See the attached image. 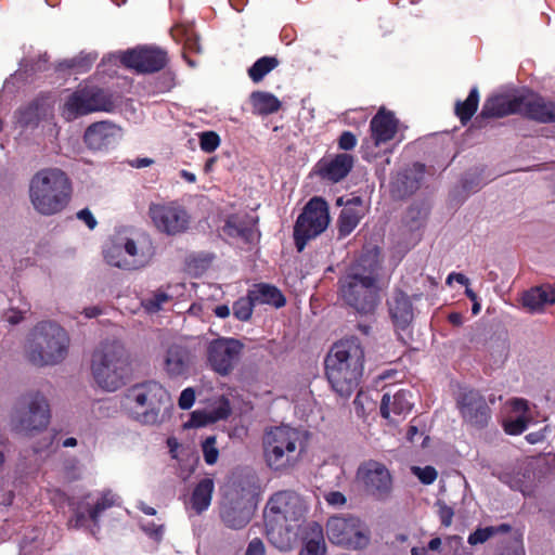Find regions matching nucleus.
I'll return each mask as SVG.
<instances>
[{
    "mask_svg": "<svg viewBox=\"0 0 555 555\" xmlns=\"http://www.w3.org/2000/svg\"><path fill=\"white\" fill-rule=\"evenodd\" d=\"M309 512L308 502L289 490L272 494L264 507L263 519L269 541L281 551L296 543Z\"/></svg>",
    "mask_w": 555,
    "mask_h": 555,
    "instance_id": "f257e3e1",
    "label": "nucleus"
},
{
    "mask_svg": "<svg viewBox=\"0 0 555 555\" xmlns=\"http://www.w3.org/2000/svg\"><path fill=\"white\" fill-rule=\"evenodd\" d=\"M364 369V350L357 338L334 344L325 359V374L333 390L350 397L358 388Z\"/></svg>",
    "mask_w": 555,
    "mask_h": 555,
    "instance_id": "f03ea898",
    "label": "nucleus"
},
{
    "mask_svg": "<svg viewBox=\"0 0 555 555\" xmlns=\"http://www.w3.org/2000/svg\"><path fill=\"white\" fill-rule=\"evenodd\" d=\"M378 266L377 250L372 249L340 279L341 298L360 313H370L377 305L378 288L375 275Z\"/></svg>",
    "mask_w": 555,
    "mask_h": 555,
    "instance_id": "7ed1b4c3",
    "label": "nucleus"
},
{
    "mask_svg": "<svg viewBox=\"0 0 555 555\" xmlns=\"http://www.w3.org/2000/svg\"><path fill=\"white\" fill-rule=\"evenodd\" d=\"M121 405L139 423L155 425L162 422L172 408V400L159 383L147 380L128 388Z\"/></svg>",
    "mask_w": 555,
    "mask_h": 555,
    "instance_id": "20e7f679",
    "label": "nucleus"
},
{
    "mask_svg": "<svg viewBox=\"0 0 555 555\" xmlns=\"http://www.w3.org/2000/svg\"><path fill=\"white\" fill-rule=\"evenodd\" d=\"M72 186L67 176L60 169L38 171L29 183V199L34 209L43 216L61 212L68 204Z\"/></svg>",
    "mask_w": 555,
    "mask_h": 555,
    "instance_id": "39448f33",
    "label": "nucleus"
},
{
    "mask_svg": "<svg viewBox=\"0 0 555 555\" xmlns=\"http://www.w3.org/2000/svg\"><path fill=\"white\" fill-rule=\"evenodd\" d=\"M69 344V336L62 326L53 322H40L30 333L26 354L35 365H55L66 359Z\"/></svg>",
    "mask_w": 555,
    "mask_h": 555,
    "instance_id": "423d86ee",
    "label": "nucleus"
},
{
    "mask_svg": "<svg viewBox=\"0 0 555 555\" xmlns=\"http://www.w3.org/2000/svg\"><path fill=\"white\" fill-rule=\"evenodd\" d=\"M262 448L267 465L273 470L286 472L299 462L305 444L298 429L278 426L266 431Z\"/></svg>",
    "mask_w": 555,
    "mask_h": 555,
    "instance_id": "0eeeda50",
    "label": "nucleus"
},
{
    "mask_svg": "<svg viewBox=\"0 0 555 555\" xmlns=\"http://www.w3.org/2000/svg\"><path fill=\"white\" fill-rule=\"evenodd\" d=\"M91 372L98 386L106 391L122 387L129 373L125 347L118 341L102 344L92 354Z\"/></svg>",
    "mask_w": 555,
    "mask_h": 555,
    "instance_id": "6e6552de",
    "label": "nucleus"
},
{
    "mask_svg": "<svg viewBox=\"0 0 555 555\" xmlns=\"http://www.w3.org/2000/svg\"><path fill=\"white\" fill-rule=\"evenodd\" d=\"M103 253L108 264L125 270L144 268L152 259L151 250L144 248L126 230L116 232L107 242Z\"/></svg>",
    "mask_w": 555,
    "mask_h": 555,
    "instance_id": "1a4fd4ad",
    "label": "nucleus"
},
{
    "mask_svg": "<svg viewBox=\"0 0 555 555\" xmlns=\"http://www.w3.org/2000/svg\"><path fill=\"white\" fill-rule=\"evenodd\" d=\"M50 421L46 398L39 393L23 397L11 415L12 428L21 434H31L44 429Z\"/></svg>",
    "mask_w": 555,
    "mask_h": 555,
    "instance_id": "9d476101",
    "label": "nucleus"
},
{
    "mask_svg": "<svg viewBox=\"0 0 555 555\" xmlns=\"http://www.w3.org/2000/svg\"><path fill=\"white\" fill-rule=\"evenodd\" d=\"M113 107L114 101L109 94L96 87L86 86L65 99L61 115L65 120L70 121L93 112H111Z\"/></svg>",
    "mask_w": 555,
    "mask_h": 555,
    "instance_id": "9b49d317",
    "label": "nucleus"
},
{
    "mask_svg": "<svg viewBox=\"0 0 555 555\" xmlns=\"http://www.w3.org/2000/svg\"><path fill=\"white\" fill-rule=\"evenodd\" d=\"M326 534L333 544L361 550L370 543L367 527L356 516L337 515L328 518Z\"/></svg>",
    "mask_w": 555,
    "mask_h": 555,
    "instance_id": "f8f14e48",
    "label": "nucleus"
},
{
    "mask_svg": "<svg viewBox=\"0 0 555 555\" xmlns=\"http://www.w3.org/2000/svg\"><path fill=\"white\" fill-rule=\"evenodd\" d=\"M330 223L328 206L320 197L311 198L298 217L294 229V238L298 251L305 248L307 241L321 234Z\"/></svg>",
    "mask_w": 555,
    "mask_h": 555,
    "instance_id": "ddd939ff",
    "label": "nucleus"
},
{
    "mask_svg": "<svg viewBox=\"0 0 555 555\" xmlns=\"http://www.w3.org/2000/svg\"><path fill=\"white\" fill-rule=\"evenodd\" d=\"M244 345L232 337H217L206 345L208 366L221 376L229 375L238 363Z\"/></svg>",
    "mask_w": 555,
    "mask_h": 555,
    "instance_id": "4468645a",
    "label": "nucleus"
},
{
    "mask_svg": "<svg viewBox=\"0 0 555 555\" xmlns=\"http://www.w3.org/2000/svg\"><path fill=\"white\" fill-rule=\"evenodd\" d=\"M149 216L154 227L168 235L184 232L190 223L186 210L177 203L152 204L149 208Z\"/></svg>",
    "mask_w": 555,
    "mask_h": 555,
    "instance_id": "2eb2a0df",
    "label": "nucleus"
},
{
    "mask_svg": "<svg viewBox=\"0 0 555 555\" xmlns=\"http://www.w3.org/2000/svg\"><path fill=\"white\" fill-rule=\"evenodd\" d=\"M358 478L366 490L379 500L387 499L392 491V477L389 469L382 463L369 461L358 469Z\"/></svg>",
    "mask_w": 555,
    "mask_h": 555,
    "instance_id": "dca6fc26",
    "label": "nucleus"
},
{
    "mask_svg": "<svg viewBox=\"0 0 555 555\" xmlns=\"http://www.w3.org/2000/svg\"><path fill=\"white\" fill-rule=\"evenodd\" d=\"M119 496L112 490L99 492L96 496L87 495L75 509L74 526H83L87 518L96 522L101 514L107 508L118 505Z\"/></svg>",
    "mask_w": 555,
    "mask_h": 555,
    "instance_id": "f3484780",
    "label": "nucleus"
},
{
    "mask_svg": "<svg viewBox=\"0 0 555 555\" xmlns=\"http://www.w3.org/2000/svg\"><path fill=\"white\" fill-rule=\"evenodd\" d=\"M118 60L129 68L139 73H153L162 69L166 62V53L156 48H141L122 53Z\"/></svg>",
    "mask_w": 555,
    "mask_h": 555,
    "instance_id": "a211bd4d",
    "label": "nucleus"
},
{
    "mask_svg": "<svg viewBox=\"0 0 555 555\" xmlns=\"http://www.w3.org/2000/svg\"><path fill=\"white\" fill-rule=\"evenodd\" d=\"M255 513V504L246 495H230L223 503L220 512L223 524L231 529L245 527Z\"/></svg>",
    "mask_w": 555,
    "mask_h": 555,
    "instance_id": "6ab92c4d",
    "label": "nucleus"
},
{
    "mask_svg": "<svg viewBox=\"0 0 555 555\" xmlns=\"http://www.w3.org/2000/svg\"><path fill=\"white\" fill-rule=\"evenodd\" d=\"M122 137V130L111 121H99L90 125L83 141L90 150L104 151L115 146Z\"/></svg>",
    "mask_w": 555,
    "mask_h": 555,
    "instance_id": "aec40b11",
    "label": "nucleus"
},
{
    "mask_svg": "<svg viewBox=\"0 0 555 555\" xmlns=\"http://www.w3.org/2000/svg\"><path fill=\"white\" fill-rule=\"evenodd\" d=\"M457 405L463 418L472 425L485 426L490 418L489 406L485 399L475 390L461 392Z\"/></svg>",
    "mask_w": 555,
    "mask_h": 555,
    "instance_id": "412c9836",
    "label": "nucleus"
},
{
    "mask_svg": "<svg viewBox=\"0 0 555 555\" xmlns=\"http://www.w3.org/2000/svg\"><path fill=\"white\" fill-rule=\"evenodd\" d=\"M231 412L229 400L223 396H217L209 400L204 409L195 410L191 414L186 427H201L220 420H224Z\"/></svg>",
    "mask_w": 555,
    "mask_h": 555,
    "instance_id": "4be33fe9",
    "label": "nucleus"
},
{
    "mask_svg": "<svg viewBox=\"0 0 555 555\" xmlns=\"http://www.w3.org/2000/svg\"><path fill=\"white\" fill-rule=\"evenodd\" d=\"M503 481L512 489L520 491L524 495L533 494L538 478L535 474V462L530 460L502 477Z\"/></svg>",
    "mask_w": 555,
    "mask_h": 555,
    "instance_id": "5701e85b",
    "label": "nucleus"
},
{
    "mask_svg": "<svg viewBox=\"0 0 555 555\" xmlns=\"http://www.w3.org/2000/svg\"><path fill=\"white\" fill-rule=\"evenodd\" d=\"M507 415L503 420L504 430L508 435L524 433L531 420L528 402L524 399H512L507 402Z\"/></svg>",
    "mask_w": 555,
    "mask_h": 555,
    "instance_id": "b1692460",
    "label": "nucleus"
},
{
    "mask_svg": "<svg viewBox=\"0 0 555 555\" xmlns=\"http://www.w3.org/2000/svg\"><path fill=\"white\" fill-rule=\"evenodd\" d=\"M520 101V114L543 122L555 121V103L532 93L521 94Z\"/></svg>",
    "mask_w": 555,
    "mask_h": 555,
    "instance_id": "393cba45",
    "label": "nucleus"
},
{
    "mask_svg": "<svg viewBox=\"0 0 555 555\" xmlns=\"http://www.w3.org/2000/svg\"><path fill=\"white\" fill-rule=\"evenodd\" d=\"M411 398V393L406 390H398L393 395L386 392L380 403L382 416L392 421L393 416L406 415L413 405Z\"/></svg>",
    "mask_w": 555,
    "mask_h": 555,
    "instance_id": "a878e982",
    "label": "nucleus"
},
{
    "mask_svg": "<svg viewBox=\"0 0 555 555\" xmlns=\"http://www.w3.org/2000/svg\"><path fill=\"white\" fill-rule=\"evenodd\" d=\"M520 95H494L486 101L481 115L485 117H503L508 114H520Z\"/></svg>",
    "mask_w": 555,
    "mask_h": 555,
    "instance_id": "bb28decb",
    "label": "nucleus"
},
{
    "mask_svg": "<svg viewBox=\"0 0 555 555\" xmlns=\"http://www.w3.org/2000/svg\"><path fill=\"white\" fill-rule=\"evenodd\" d=\"M398 120L390 112L380 109L371 121L372 138L379 145L395 138Z\"/></svg>",
    "mask_w": 555,
    "mask_h": 555,
    "instance_id": "cd10ccee",
    "label": "nucleus"
},
{
    "mask_svg": "<svg viewBox=\"0 0 555 555\" xmlns=\"http://www.w3.org/2000/svg\"><path fill=\"white\" fill-rule=\"evenodd\" d=\"M353 166V157L349 154H338L333 158L324 159L320 164L321 175L333 181L343 180Z\"/></svg>",
    "mask_w": 555,
    "mask_h": 555,
    "instance_id": "c85d7f7f",
    "label": "nucleus"
},
{
    "mask_svg": "<svg viewBox=\"0 0 555 555\" xmlns=\"http://www.w3.org/2000/svg\"><path fill=\"white\" fill-rule=\"evenodd\" d=\"M364 214L365 207L360 197H353L352 199L348 201L339 216V233L341 235L350 234L356 229Z\"/></svg>",
    "mask_w": 555,
    "mask_h": 555,
    "instance_id": "c756f323",
    "label": "nucleus"
},
{
    "mask_svg": "<svg viewBox=\"0 0 555 555\" xmlns=\"http://www.w3.org/2000/svg\"><path fill=\"white\" fill-rule=\"evenodd\" d=\"M521 302L531 312L541 311L545 306L555 304V286L533 287L524 293Z\"/></svg>",
    "mask_w": 555,
    "mask_h": 555,
    "instance_id": "7c9ffc66",
    "label": "nucleus"
},
{
    "mask_svg": "<svg viewBox=\"0 0 555 555\" xmlns=\"http://www.w3.org/2000/svg\"><path fill=\"white\" fill-rule=\"evenodd\" d=\"M214 489L215 485L211 478L202 479L192 490L185 505L186 509H191L196 514H202L206 511L210 506Z\"/></svg>",
    "mask_w": 555,
    "mask_h": 555,
    "instance_id": "2f4dec72",
    "label": "nucleus"
},
{
    "mask_svg": "<svg viewBox=\"0 0 555 555\" xmlns=\"http://www.w3.org/2000/svg\"><path fill=\"white\" fill-rule=\"evenodd\" d=\"M388 305L395 325L399 328H405L413 319V309L409 297L402 292H397Z\"/></svg>",
    "mask_w": 555,
    "mask_h": 555,
    "instance_id": "473e14b6",
    "label": "nucleus"
},
{
    "mask_svg": "<svg viewBox=\"0 0 555 555\" xmlns=\"http://www.w3.org/2000/svg\"><path fill=\"white\" fill-rule=\"evenodd\" d=\"M307 529L309 533L305 537L306 543L299 555H324L325 542L322 527L312 521L307 525Z\"/></svg>",
    "mask_w": 555,
    "mask_h": 555,
    "instance_id": "72a5a7b5",
    "label": "nucleus"
},
{
    "mask_svg": "<svg viewBox=\"0 0 555 555\" xmlns=\"http://www.w3.org/2000/svg\"><path fill=\"white\" fill-rule=\"evenodd\" d=\"M171 36L177 41L183 44L184 57L186 52H199L201 46L198 37L194 30L193 25L181 24L171 29Z\"/></svg>",
    "mask_w": 555,
    "mask_h": 555,
    "instance_id": "f704fd0d",
    "label": "nucleus"
},
{
    "mask_svg": "<svg viewBox=\"0 0 555 555\" xmlns=\"http://www.w3.org/2000/svg\"><path fill=\"white\" fill-rule=\"evenodd\" d=\"M253 111L259 115H269L278 112L281 107L280 100L272 93L255 91L250 94Z\"/></svg>",
    "mask_w": 555,
    "mask_h": 555,
    "instance_id": "c9c22d12",
    "label": "nucleus"
},
{
    "mask_svg": "<svg viewBox=\"0 0 555 555\" xmlns=\"http://www.w3.org/2000/svg\"><path fill=\"white\" fill-rule=\"evenodd\" d=\"M250 293V298L256 301V304H269L276 308L284 306L285 299L281 292L271 285L268 284H258L256 285Z\"/></svg>",
    "mask_w": 555,
    "mask_h": 555,
    "instance_id": "e433bc0d",
    "label": "nucleus"
},
{
    "mask_svg": "<svg viewBox=\"0 0 555 555\" xmlns=\"http://www.w3.org/2000/svg\"><path fill=\"white\" fill-rule=\"evenodd\" d=\"M188 369L185 351L178 346L168 349L165 358V370L171 376H179Z\"/></svg>",
    "mask_w": 555,
    "mask_h": 555,
    "instance_id": "4c0bfd02",
    "label": "nucleus"
},
{
    "mask_svg": "<svg viewBox=\"0 0 555 555\" xmlns=\"http://www.w3.org/2000/svg\"><path fill=\"white\" fill-rule=\"evenodd\" d=\"M223 233L230 237H238L246 243H251L257 238L256 231L250 227L244 225L236 217H231L227 220Z\"/></svg>",
    "mask_w": 555,
    "mask_h": 555,
    "instance_id": "58836bf2",
    "label": "nucleus"
},
{
    "mask_svg": "<svg viewBox=\"0 0 555 555\" xmlns=\"http://www.w3.org/2000/svg\"><path fill=\"white\" fill-rule=\"evenodd\" d=\"M479 94L477 88H473L464 102H457L455 113L462 124L467 122L475 114L478 107Z\"/></svg>",
    "mask_w": 555,
    "mask_h": 555,
    "instance_id": "ea45409f",
    "label": "nucleus"
},
{
    "mask_svg": "<svg viewBox=\"0 0 555 555\" xmlns=\"http://www.w3.org/2000/svg\"><path fill=\"white\" fill-rule=\"evenodd\" d=\"M279 65L273 56H263L257 60L248 69V75L254 82H259L263 77Z\"/></svg>",
    "mask_w": 555,
    "mask_h": 555,
    "instance_id": "a19ab883",
    "label": "nucleus"
},
{
    "mask_svg": "<svg viewBox=\"0 0 555 555\" xmlns=\"http://www.w3.org/2000/svg\"><path fill=\"white\" fill-rule=\"evenodd\" d=\"M179 287L178 285L175 288ZM173 286H168L166 289H157L151 297L144 299L143 306L149 312H156L162 309L163 305L168 302L176 293L170 292Z\"/></svg>",
    "mask_w": 555,
    "mask_h": 555,
    "instance_id": "79ce46f5",
    "label": "nucleus"
},
{
    "mask_svg": "<svg viewBox=\"0 0 555 555\" xmlns=\"http://www.w3.org/2000/svg\"><path fill=\"white\" fill-rule=\"evenodd\" d=\"M508 526L502 525L500 527H486V528H479L468 537V543L470 545H477L482 544L487 542L490 538H492L494 534H496L500 531H507Z\"/></svg>",
    "mask_w": 555,
    "mask_h": 555,
    "instance_id": "37998d69",
    "label": "nucleus"
},
{
    "mask_svg": "<svg viewBox=\"0 0 555 555\" xmlns=\"http://www.w3.org/2000/svg\"><path fill=\"white\" fill-rule=\"evenodd\" d=\"M256 301L250 298V293L247 297L237 299L233 305V314L240 321H247L253 313V307Z\"/></svg>",
    "mask_w": 555,
    "mask_h": 555,
    "instance_id": "c03bdc74",
    "label": "nucleus"
},
{
    "mask_svg": "<svg viewBox=\"0 0 555 555\" xmlns=\"http://www.w3.org/2000/svg\"><path fill=\"white\" fill-rule=\"evenodd\" d=\"M353 404H354L356 413L359 416H364V415L369 414L376 406V402L367 393H365L363 391L358 392V395L353 401Z\"/></svg>",
    "mask_w": 555,
    "mask_h": 555,
    "instance_id": "a18cd8bd",
    "label": "nucleus"
},
{
    "mask_svg": "<svg viewBox=\"0 0 555 555\" xmlns=\"http://www.w3.org/2000/svg\"><path fill=\"white\" fill-rule=\"evenodd\" d=\"M220 145V138L214 131H205L199 134V146L202 151L211 153Z\"/></svg>",
    "mask_w": 555,
    "mask_h": 555,
    "instance_id": "49530a36",
    "label": "nucleus"
},
{
    "mask_svg": "<svg viewBox=\"0 0 555 555\" xmlns=\"http://www.w3.org/2000/svg\"><path fill=\"white\" fill-rule=\"evenodd\" d=\"M205 462L212 465L217 462L219 451L216 448V438L214 436L207 437L202 444Z\"/></svg>",
    "mask_w": 555,
    "mask_h": 555,
    "instance_id": "de8ad7c7",
    "label": "nucleus"
},
{
    "mask_svg": "<svg viewBox=\"0 0 555 555\" xmlns=\"http://www.w3.org/2000/svg\"><path fill=\"white\" fill-rule=\"evenodd\" d=\"M411 470L424 485H431L438 476L437 470L433 466H413Z\"/></svg>",
    "mask_w": 555,
    "mask_h": 555,
    "instance_id": "09e8293b",
    "label": "nucleus"
},
{
    "mask_svg": "<svg viewBox=\"0 0 555 555\" xmlns=\"http://www.w3.org/2000/svg\"><path fill=\"white\" fill-rule=\"evenodd\" d=\"M195 401V391L193 388H185L179 398L178 404L182 410L190 409Z\"/></svg>",
    "mask_w": 555,
    "mask_h": 555,
    "instance_id": "8fccbe9b",
    "label": "nucleus"
},
{
    "mask_svg": "<svg viewBox=\"0 0 555 555\" xmlns=\"http://www.w3.org/2000/svg\"><path fill=\"white\" fill-rule=\"evenodd\" d=\"M438 515H439L441 524L444 527L451 526L452 519L454 516V512L450 506H448L444 503H439L438 504Z\"/></svg>",
    "mask_w": 555,
    "mask_h": 555,
    "instance_id": "3c124183",
    "label": "nucleus"
},
{
    "mask_svg": "<svg viewBox=\"0 0 555 555\" xmlns=\"http://www.w3.org/2000/svg\"><path fill=\"white\" fill-rule=\"evenodd\" d=\"M210 310V305L205 301L194 302L189 308V314L198 317V318H205Z\"/></svg>",
    "mask_w": 555,
    "mask_h": 555,
    "instance_id": "603ef678",
    "label": "nucleus"
},
{
    "mask_svg": "<svg viewBox=\"0 0 555 555\" xmlns=\"http://www.w3.org/2000/svg\"><path fill=\"white\" fill-rule=\"evenodd\" d=\"M324 499L327 502V504L333 506V507H339V506L345 505V503H346L345 495L341 492H338V491L327 492L324 495Z\"/></svg>",
    "mask_w": 555,
    "mask_h": 555,
    "instance_id": "864d4df0",
    "label": "nucleus"
},
{
    "mask_svg": "<svg viewBox=\"0 0 555 555\" xmlns=\"http://www.w3.org/2000/svg\"><path fill=\"white\" fill-rule=\"evenodd\" d=\"M264 554H266L264 544L258 538H255L249 542L246 553H245V555H264Z\"/></svg>",
    "mask_w": 555,
    "mask_h": 555,
    "instance_id": "5fc2aeb1",
    "label": "nucleus"
},
{
    "mask_svg": "<svg viewBox=\"0 0 555 555\" xmlns=\"http://www.w3.org/2000/svg\"><path fill=\"white\" fill-rule=\"evenodd\" d=\"M338 144L341 150L349 151L356 146L357 139L351 132L346 131L340 135Z\"/></svg>",
    "mask_w": 555,
    "mask_h": 555,
    "instance_id": "6e6d98bb",
    "label": "nucleus"
},
{
    "mask_svg": "<svg viewBox=\"0 0 555 555\" xmlns=\"http://www.w3.org/2000/svg\"><path fill=\"white\" fill-rule=\"evenodd\" d=\"M77 217L79 220L83 221L89 229H94L96 225V220L93 217L92 212L88 209H82L77 212Z\"/></svg>",
    "mask_w": 555,
    "mask_h": 555,
    "instance_id": "4d7b16f0",
    "label": "nucleus"
},
{
    "mask_svg": "<svg viewBox=\"0 0 555 555\" xmlns=\"http://www.w3.org/2000/svg\"><path fill=\"white\" fill-rule=\"evenodd\" d=\"M143 530L150 534L152 538L159 540L163 537L164 533V526L163 525H143Z\"/></svg>",
    "mask_w": 555,
    "mask_h": 555,
    "instance_id": "13d9d810",
    "label": "nucleus"
},
{
    "mask_svg": "<svg viewBox=\"0 0 555 555\" xmlns=\"http://www.w3.org/2000/svg\"><path fill=\"white\" fill-rule=\"evenodd\" d=\"M81 476V469L77 464H73L72 466H67L64 472V478L67 481H73Z\"/></svg>",
    "mask_w": 555,
    "mask_h": 555,
    "instance_id": "bf43d9fd",
    "label": "nucleus"
},
{
    "mask_svg": "<svg viewBox=\"0 0 555 555\" xmlns=\"http://www.w3.org/2000/svg\"><path fill=\"white\" fill-rule=\"evenodd\" d=\"M457 282L462 285L467 286L469 284V280L462 273L452 272L447 278V284L451 285L452 282Z\"/></svg>",
    "mask_w": 555,
    "mask_h": 555,
    "instance_id": "052dcab7",
    "label": "nucleus"
},
{
    "mask_svg": "<svg viewBox=\"0 0 555 555\" xmlns=\"http://www.w3.org/2000/svg\"><path fill=\"white\" fill-rule=\"evenodd\" d=\"M210 310L215 313L217 318L225 319L230 315L231 311L228 305H219L216 307H210Z\"/></svg>",
    "mask_w": 555,
    "mask_h": 555,
    "instance_id": "680f3d73",
    "label": "nucleus"
},
{
    "mask_svg": "<svg viewBox=\"0 0 555 555\" xmlns=\"http://www.w3.org/2000/svg\"><path fill=\"white\" fill-rule=\"evenodd\" d=\"M167 446L169 448V452H170L171 456L173 459H178L179 457L178 450L180 448L178 440L175 437H170L167 440Z\"/></svg>",
    "mask_w": 555,
    "mask_h": 555,
    "instance_id": "e2e57ef3",
    "label": "nucleus"
},
{
    "mask_svg": "<svg viewBox=\"0 0 555 555\" xmlns=\"http://www.w3.org/2000/svg\"><path fill=\"white\" fill-rule=\"evenodd\" d=\"M23 320V314L21 311L11 310L7 314V321L11 324H17Z\"/></svg>",
    "mask_w": 555,
    "mask_h": 555,
    "instance_id": "0e129e2a",
    "label": "nucleus"
},
{
    "mask_svg": "<svg viewBox=\"0 0 555 555\" xmlns=\"http://www.w3.org/2000/svg\"><path fill=\"white\" fill-rule=\"evenodd\" d=\"M501 555H525V551L521 545H515L514 547L506 548Z\"/></svg>",
    "mask_w": 555,
    "mask_h": 555,
    "instance_id": "69168bd1",
    "label": "nucleus"
},
{
    "mask_svg": "<svg viewBox=\"0 0 555 555\" xmlns=\"http://www.w3.org/2000/svg\"><path fill=\"white\" fill-rule=\"evenodd\" d=\"M441 544H442V542H441L440 538H434L428 543V550L434 551V552L439 551L441 547Z\"/></svg>",
    "mask_w": 555,
    "mask_h": 555,
    "instance_id": "338daca9",
    "label": "nucleus"
},
{
    "mask_svg": "<svg viewBox=\"0 0 555 555\" xmlns=\"http://www.w3.org/2000/svg\"><path fill=\"white\" fill-rule=\"evenodd\" d=\"M411 555H429V554H428L427 548H425L423 546H421V547L416 546L411 550Z\"/></svg>",
    "mask_w": 555,
    "mask_h": 555,
    "instance_id": "774afa93",
    "label": "nucleus"
}]
</instances>
